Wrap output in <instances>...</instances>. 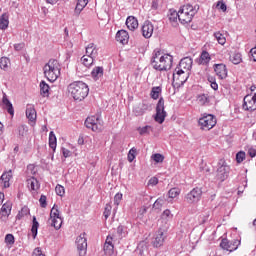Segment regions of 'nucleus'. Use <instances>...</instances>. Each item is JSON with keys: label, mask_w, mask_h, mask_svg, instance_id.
Masks as SVG:
<instances>
[{"label": "nucleus", "mask_w": 256, "mask_h": 256, "mask_svg": "<svg viewBox=\"0 0 256 256\" xmlns=\"http://www.w3.org/2000/svg\"><path fill=\"white\" fill-rule=\"evenodd\" d=\"M121 199H123V194L117 193L114 196V203H115V205H119V203H121Z\"/></svg>", "instance_id": "bf43d9fd"}, {"label": "nucleus", "mask_w": 256, "mask_h": 256, "mask_svg": "<svg viewBox=\"0 0 256 256\" xmlns=\"http://www.w3.org/2000/svg\"><path fill=\"white\" fill-rule=\"evenodd\" d=\"M193 67V58L184 57L174 70V79H179L180 75H185V71H191Z\"/></svg>", "instance_id": "39448f33"}, {"label": "nucleus", "mask_w": 256, "mask_h": 256, "mask_svg": "<svg viewBox=\"0 0 256 256\" xmlns=\"http://www.w3.org/2000/svg\"><path fill=\"white\" fill-rule=\"evenodd\" d=\"M93 55V43H90L86 47V57H91Z\"/></svg>", "instance_id": "4d7b16f0"}, {"label": "nucleus", "mask_w": 256, "mask_h": 256, "mask_svg": "<svg viewBox=\"0 0 256 256\" xmlns=\"http://www.w3.org/2000/svg\"><path fill=\"white\" fill-rule=\"evenodd\" d=\"M103 73H104V69L103 67L101 66H96L92 72H91V75H92V78L97 81L99 79H101V77L103 76Z\"/></svg>", "instance_id": "a878e982"}, {"label": "nucleus", "mask_w": 256, "mask_h": 256, "mask_svg": "<svg viewBox=\"0 0 256 256\" xmlns=\"http://www.w3.org/2000/svg\"><path fill=\"white\" fill-rule=\"evenodd\" d=\"M180 194L181 190H179V188H172L168 191V197L170 199H175V197H179Z\"/></svg>", "instance_id": "79ce46f5"}, {"label": "nucleus", "mask_w": 256, "mask_h": 256, "mask_svg": "<svg viewBox=\"0 0 256 256\" xmlns=\"http://www.w3.org/2000/svg\"><path fill=\"white\" fill-rule=\"evenodd\" d=\"M154 26L151 21H145L142 25V35L145 39H151L153 37Z\"/></svg>", "instance_id": "4468645a"}, {"label": "nucleus", "mask_w": 256, "mask_h": 256, "mask_svg": "<svg viewBox=\"0 0 256 256\" xmlns=\"http://www.w3.org/2000/svg\"><path fill=\"white\" fill-rule=\"evenodd\" d=\"M214 37L218 41L219 45H225V43H227L225 35H223L221 32H215Z\"/></svg>", "instance_id": "58836bf2"}, {"label": "nucleus", "mask_w": 256, "mask_h": 256, "mask_svg": "<svg viewBox=\"0 0 256 256\" xmlns=\"http://www.w3.org/2000/svg\"><path fill=\"white\" fill-rule=\"evenodd\" d=\"M11 64V60L7 57L0 58V68L3 69V71H7L9 69V65Z\"/></svg>", "instance_id": "72a5a7b5"}, {"label": "nucleus", "mask_w": 256, "mask_h": 256, "mask_svg": "<svg viewBox=\"0 0 256 256\" xmlns=\"http://www.w3.org/2000/svg\"><path fill=\"white\" fill-rule=\"evenodd\" d=\"M26 117L29 121L37 120V111L35 110V106L28 104L26 107Z\"/></svg>", "instance_id": "aec40b11"}, {"label": "nucleus", "mask_w": 256, "mask_h": 256, "mask_svg": "<svg viewBox=\"0 0 256 256\" xmlns=\"http://www.w3.org/2000/svg\"><path fill=\"white\" fill-rule=\"evenodd\" d=\"M229 173H231V167L227 164L225 159H220L218 162L216 179L223 183V181H227V179H229Z\"/></svg>", "instance_id": "423d86ee"}, {"label": "nucleus", "mask_w": 256, "mask_h": 256, "mask_svg": "<svg viewBox=\"0 0 256 256\" xmlns=\"http://www.w3.org/2000/svg\"><path fill=\"white\" fill-rule=\"evenodd\" d=\"M136 153H137V149L136 148L130 149V151L128 153V161H129V163H133V161H135V154Z\"/></svg>", "instance_id": "a18cd8bd"}, {"label": "nucleus", "mask_w": 256, "mask_h": 256, "mask_svg": "<svg viewBox=\"0 0 256 256\" xmlns=\"http://www.w3.org/2000/svg\"><path fill=\"white\" fill-rule=\"evenodd\" d=\"M168 19L170 23H177V19L179 20V11L176 12L173 9L169 10Z\"/></svg>", "instance_id": "2f4dec72"}, {"label": "nucleus", "mask_w": 256, "mask_h": 256, "mask_svg": "<svg viewBox=\"0 0 256 256\" xmlns=\"http://www.w3.org/2000/svg\"><path fill=\"white\" fill-rule=\"evenodd\" d=\"M236 161H237V163H243V161H245V152L244 151H240L236 154Z\"/></svg>", "instance_id": "603ef678"}, {"label": "nucleus", "mask_w": 256, "mask_h": 256, "mask_svg": "<svg viewBox=\"0 0 256 256\" xmlns=\"http://www.w3.org/2000/svg\"><path fill=\"white\" fill-rule=\"evenodd\" d=\"M116 41L122 43V45H127L129 43V33L126 30H119L116 33Z\"/></svg>", "instance_id": "f3484780"}, {"label": "nucleus", "mask_w": 256, "mask_h": 256, "mask_svg": "<svg viewBox=\"0 0 256 256\" xmlns=\"http://www.w3.org/2000/svg\"><path fill=\"white\" fill-rule=\"evenodd\" d=\"M248 155L250 156V157H256V149L255 148H250V149H248Z\"/></svg>", "instance_id": "774afa93"}, {"label": "nucleus", "mask_w": 256, "mask_h": 256, "mask_svg": "<svg viewBox=\"0 0 256 256\" xmlns=\"http://www.w3.org/2000/svg\"><path fill=\"white\" fill-rule=\"evenodd\" d=\"M162 219H166V220L173 219V214H171V210L169 209L164 210L162 213Z\"/></svg>", "instance_id": "864d4df0"}, {"label": "nucleus", "mask_w": 256, "mask_h": 256, "mask_svg": "<svg viewBox=\"0 0 256 256\" xmlns=\"http://www.w3.org/2000/svg\"><path fill=\"white\" fill-rule=\"evenodd\" d=\"M113 249H115V246L113 244H105L104 245V252L106 255H112L113 254Z\"/></svg>", "instance_id": "49530a36"}, {"label": "nucleus", "mask_w": 256, "mask_h": 256, "mask_svg": "<svg viewBox=\"0 0 256 256\" xmlns=\"http://www.w3.org/2000/svg\"><path fill=\"white\" fill-rule=\"evenodd\" d=\"M165 242V236L163 234V231L159 230L156 234L153 243V247H161L163 243Z\"/></svg>", "instance_id": "4be33fe9"}, {"label": "nucleus", "mask_w": 256, "mask_h": 256, "mask_svg": "<svg viewBox=\"0 0 256 256\" xmlns=\"http://www.w3.org/2000/svg\"><path fill=\"white\" fill-rule=\"evenodd\" d=\"M68 93L74 101H83L89 95V86L83 81H74L68 85Z\"/></svg>", "instance_id": "f03ea898"}, {"label": "nucleus", "mask_w": 256, "mask_h": 256, "mask_svg": "<svg viewBox=\"0 0 256 256\" xmlns=\"http://www.w3.org/2000/svg\"><path fill=\"white\" fill-rule=\"evenodd\" d=\"M230 61L234 64V65H239V63H241V61H243V58L241 57V53H233L230 56Z\"/></svg>", "instance_id": "e433bc0d"}, {"label": "nucleus", "mask_w": 256, "mask_h": 256, "mask_svg": "<svg viewBox=\"0 0 256 256\" xmlns=\"http://www.w3.org/2000/svg\"><path fill=\"white\" fill-rule=\"evenodd\" d=\"M2 103L5 105V108L7 109V112L9 115H15V109L13 108V104L11 101H9V98H7V94H3Z\"/></svg>", "instance_id": "412c9836"}, {"label": "nucleus", "mask_w": 256, "mask_h": 256, "mask_svg": "<svg viewBox=\"0 0 256 256\" xmlns=\"http://www.w3.org/2000/svg\"><path fill=\"white\" fill-rule=\"evenodd\" d=\"M9 27V15L4 13L0 16V29L5 31Z\"/></svg>", "instance_id": "bb28decb"}, {"label": "nucleus", "mask_w": 256, "mask_h": 256, "mask_svg": "<svg viewBox=\"0 0 256 256\" xmlns=\"http://www.w3.org/2000/svg\"><path fill=\"white\" fill-rule=\"evenodd\" d=\"M210 61H211V55H209V52L202 51L198 61L199 65H209Z\"/></svg>", "instance_id": "393cba45"}, {"label": "nucleus", "mask_w": 256, "mask_h": 256, "mask_svg": "<svg viewBox=\"0 0 256 256\" xmlns=\"http://www.w3.org/2000/svg\"><path fill=\"white\" fill-rule=\"evenodd\" d=\"M139 134L140 135H149V131H151V126H144V127H140L138 128Z\"/></svg>", "instance_id": "de8ad7c7"}, {"label": "nucleus", "mask_w": 256, "mask_h": 256, "mask_svg": "<svg viewBox=\"0 0 256 256\" xmlns=\"http://www.w3.org/2000/svg\"><path fill=\"white\" fill-rule=\"evenodd\" d=\"M165 117H167V112L165 111V100L161 97L156 105V115L154 120L156 123L162 125V123H165Z\"/></svg>", "instance_id": "0eeeda50"}, {"label": "nucleus", "mask_w": 256, "mask_h": 256, "mask_svg": "<svg viewBox=\"0 0 256 256\" xmlns=\"http://www.w3.org/2000/svg\"><path fill=\"white\" fill-rule=\"evenodd\" d=\"M89 3V0H78L74 13L77 17H79V15H81V11H83V9H85V7H87V4Z\"/></svg>", "instance_id": "b1692460"}, {"label": "nucleus", "mask_w": 256, "mask_h": 256, "mask_svg": "<svg viewBox=\"0 0 256 256\" xmlns=\"http://www.w3.org/2000/svg\"><path fill=\"white\" fill-rule=\"evenodd\" d=\"M163 200L161 198H158L154 204H153V209H161Z\"/></svg>", "instance_id": "13d9d810"}, {"label": "nucleus", "mask_w": 256, "mask_h": 256, "mask_svg": "<svg viewBox=\"0 0 256 256\" xmlns=\"http://www.w3.org/2000/svg\"><path fill=\"white\" fill-rule=\"evenodd\" d=\"M40 95L42 97H49V84L45 83L44 80L40 82Z\"/></svg>", "instance_id": "7c9ffc66"}, {"label": "nucleus", "mask_w": 256, "mask_h": 256, "mask_svg": "<svg viewBox=\"0 0 256 256\" xmlns=\"http://www.w3.org/2000/svg\"><path fill=\"white\" fill-rule=\"evenodd\" d=\"M117 235L118 237H123L125 235V228L122 225L118 226Z\"/></svg>", "instance_id": "052dcab7"}, {"label": "nucleus", "mask_w": 256, "mask_h": 256, "mask_svg": "<svg viewBox=\"0 0 256 256\" xmlns=\"http://www.w3.org/2000/svg\"><path fill=\"white\" fill-rule=\"evenodd\" d=\"M151 98L157 100L159 95H161V86L153 87L151 90Z\"/></svg>", "instance_id": "a19ab883"}, {"label": "nucleus", "mask_w": 256, "mask_h": 256, "mask_svg": "<svg viewBox=\"0 0 256 256\" xmlns=\"http://www.w3.org/2000/svg\"><path fill=\"white\" fill-rule=\"evenodd\" d=\"M202 195L203 189L201 187H195L188 194L185 195L184 201L189 204L198 203V201H201Z\"/></svg>", "instance_id": "1a4fd4ad"}, {"label": "nucleus", "mask_w": 256, "mask_h": 256, "mask_svg": "<svg viewBox=\"0 0 256 256\" xmlns=\"http://www.w3.org/2000/svg\"><path fill=\"white\" fill-rule=\"evenodd\" d=\"M43 69L46 79L51 83L57 81L61 75V68L59 67V62L57 60H49Z\"/></svg>", "instance_id": "7ed1b4c3"}, {"label": "nucleus", "mask_w": 256, "mask_h": 256, "mask_svg": "<svg viewBox=\"0 0 256 256\" xmlns=\"http://www.w3.org/2000/svg\"><path fill=\"white\" fill-rule=\"evenodd\" d=\"M39 203H40V207H42V209H45V207H47V196L42 194L40 196Z\"/></svg>", "instance_id": "6e6d98bb"}, {"label": "nucleus", "mask_w": 256, "mask_h": 256, "mask_svg": "<svg viewBox=\"0 0 256 256\" xmlns=\"http://www.w3.org/2000/svg\"><path fill=\"white\" fill-rule=\"evenodd\" d=\"M149 110V105L142 103L138 104L133 108V113L136 117H141V115H145V112Z\"/></svg>", "instance_id": "a211bd4d"}, {"label": "nucleus", "mask_w": 256, "mask_h": 256, "mask_svg": "<svg viewBox=\"0 0 256 256\" xmlns=\"http://www.w3.org/2000/svg\"><path fill=\"white\" fill-rule=\"evenodd\" d=\"M157 183H159V179H157V177H152L149 182H148V185H157Z\"/></svg>", "instance_id": "69168bd1"}, {"label": "nucleus", "mask_w": 256, "mask_h": 256, "mask_svg": "<svg viewBox=\"0 0 256 256\" xmlns=\"http://www.w3.org/2000/svg\"><path fill=\"white\" fill-rule=\"evenodd\" d=\"M216 7L220 11H223V13H225V11H227V4H225V2L223 0L218 1Z\"/></svg>", "instance_id": "8fccbe9b"}, {"label": "nucleus", "mask_w": 256, "mask_h": 256, "mask_svg": "<svg viewBox=\"0 0 256 256\" xmlns=\"http://www.w3.org/2000/svg\"><path fill=\"white\" fill-rule=\"evenodd\" d=\"M57 219L59 218H50V225L51 227H54V229L59 230L61 229V224L63 223V219L60 218L59 221Z\"/></svg>", "instance_id": "f704fd0d"}, {"label": "nucleus", "mask_w": 256, "mask_h": 256, "mask_svg": "<svg viewBox=\"0 0 256 256\" xmlns=\"http://www.w3.org/2000/svg\"><path fill=\"white\" fill-rule=\"evenodd\" d=\"M11 179H13V170H9L7 172H4L1 177H0V181H2L3 183V187L5 189L11 187V184L9 183L11 181Z\"/></svg>", "instance_id": "dca6fc26"}, {"label": "nucleus", "mask_w": 256, "mask_h": 256, "mask_svg": "<svg viewBox=\"0 0 256 256\" xmlns=\"http://www.w3.org/2000/svg\"><path fill=\"white\" fill-rule=\"evenodd\" d=\"M5 243L8 245H13L15 243V236H13V234H7L5 236Z\"/></svg>", "instance_id": "3c124183"}, {"label": "nucleus", "mask_w": 256, "mask_h": 256, "mask_svg": "<svg viewBox=\"0 0 256 256\" xmlns=\"http://www.w3.org/2000/svg\"><path fill=\"white\" fill-rule=\"evenodd\" d=\"M111 209H112L111 205L106 204L104 213H103L106 220L109 219V216L111 215Z\"/></svg>", "instance_id": "5fc2aeb1"}, {"label": "nucleus", "mask_w": 256, "mask_h": 256, "mask_svg": "<svg viewBox=\"0 0 256 256\" xmlns=\"http://www.w3.org/2000/svg\"><path fill=\"white\" fill-rule=\"evenodd\" d=\"M214 71L219 79L227 78V66L225 64H215Z\"/></svg>", "instance_id": "2eb2a0df"}, {"label": "nucleus", "mask_w": 256, "mask_h": 256, "mask_svg": "<svg viewBox=\"0 0 256 256\" xmlns=\"http://www.w3.org/2000/svg\"><path fill=\"white\" fill-rule=\"evenodd\" d=\"M85 235L87 234L84 232L76 238L77 250L80 256L87 255V238H85Z\"/></svg>", "instance_id": "f8f14e48"}, {"label": "nucleus", "mask_w": 256, "mask_h": 256, "mask_svg": "<svg viewBox=\"0 0 256 256\" xmlns=\"http://www.w3.org/2000/svg\"><path fill=\"white\" fill-rule=\"evenodd\" d=\"M197 101L201 105H208V103H210L211 100H209V95L200 94V95L197 96Z\"/></svg>", "instance_id": "c9c22d12"}, {"label": "nucleus", "mask_w": 256, "mask_h": 256, "mask_svg": "<svg viewBox=\"0 0 256 256\" xmlns=\"http://www.w3.org/2000/svg\"><path fill=\"white\" fill-rule=\"evenodd\" d=\"M49 147L55 151L57 149V136H55V132L51 131L49 133Z\"/></svg>", "instance_id": "c756f323"}, {"label": "nucleus", "mask_w": 256, "mask_h": 256, "mask_svg": "<svg viewBox=\"0 0 256 256\" xmlns=\"http://www.w3.org/2000/svg\"><path fill=\"white\" fill-rule=\"evenodd\" d=\"M33 256H45V254H43V251H41V248H36L33 252Z\"/></svg>", "instance_id": "0e129e2a"}, {"label": "nucleus", "mask_w": 256, "mask_h": 256, "mask_svg": "<svg viewBox=\"0 0 256 256\" xmlns=\"http://www.w3.org/2000/svg\"><path fill=\"white\" fill-rule=\"evenodd\" d=\"M201 129H206V131H210L213 129L215 125H217V118L213 116V114H206L198 121Z\"/></svg>", "instance_id": "6e6552de"}, {"label": "nucleus", "mask_w": 256, "mask_h": 256, "mask_svg": "<svg viewBox=\"0 0 256 256\" xmlns=\"http://www.w3.org/2000/svg\"><path fill=\"white\" fill-rule=\"evenodd\" d=\"M152 159L153 161H155V163H163V161H165V156H163L162 154L156 153L152 155Z\"/></svg>", "instance_id": "c03bdc74"}, {"label": "nucleus", "mask_w": 256, "mask_h": 256, "mask_svg": "<svg viewBox=\"0 0 256 256\" xmlns=\"http://www.w3.org/2000/svg\"><path fill=\"white\" fill-rule=\"evenodd\" d=\"M38 231H39V222L37 221V217L33 216L32 228H31V233H32L33 239H37Z\"/></svg>", "instance_id": "c85d7f7f"}, {"label": "nucleus", "mask_w": 256, "mask_h": 256, "mask_svg": "<svg viewBox=\"0 0 256 256\" xmlns=\"http://www.w3.org/2000/svg\"><path fill=\"white\" fill-rule=\"evenodd\" d=\"M27 185L31 191H37L39 189V181L35 177H31L30 179L27 180Z\"/></svg>", "instance_id": "cd10ccee"}, {"label": "nucleus", "mask_w": 256, "mask_h": 256, "mask_svg": "<svg viewBox=\"0 0 256 256\" xmlns=\"http://www.w3.org/2000/svg\"><path fill=\"white\" fill-rule=\"evenodd\" d=\"M250 54H251V59H252L253 61H256V47H254V48H252V49L250 50Z\"/></svg>", "instance_id": "338daca9"}, {"label": "nucleus", "mask_w": 256, "mask_h": 256, "mask_svg": "<svg viewBox=\"0 0 256 256\" xmlns=\"http://www.w3.org/2000/svg\"><path fill=\"white\" fill-rule=\"evenodd\" d=\"M251 91L252 93L246 95L243 99L242 107L244 111H256V102H255V96L253 93L255 89H253V86L251 87Z\"/></svg>", "instance_id": "9b49d317"}, {"label": "nucleus", "mask_w": 256, "mask_h": 256, "mask_svg": "<svg viewBox=\"0 0 256 256\" xmlns=\"http://www.w3.org/2000/svg\"><path fill=\"white\" fill-rule=\"evenodd\" d=\"M95 61V58L91 57V56H82L81 58V62L83 63V65L85 67H91V65H93Z\"/></svg>", "instance_id": "473e14b6"}, {"label": "nucleus", "mask_w": 256, "mask_h": 256, "mask_svg": "<svg viewBox=\"0 0 256 256\" xmlns=\"http://www.w3.org/2000/svg\"><path fill=\"white\" fill-rule=\"evenodd\" d=\"M27 215H29V207L24 206L22 207V209L18 212L16 219H18L19 221H21V219H23V217H27Z\"/></svg>", "instance_id": "4c0bfd02"}, {"label": "nucleus", "mask_w": 256, "mask_h": 256, "mask_svg": "<svg viewBox=\"0 0 256 256\" xmlns=\"http://www.w3.org/2000/svg\"><path fill=\"white\" fill-rule=\"evenodd\" d=\"M15 51H23L25 49V43L14 44Z\"/></svg>", "instance_id": "680f3d73"}, {"label": "nucleus", "mask_w": 256, "mask_h": 256, "mask_svg": "<svg viewBox=\"0 0 256 256\" xmlns=\"http://www.w3.org/2000/svg\"><path fill=\"white\" fill-rule=\"evenodd\" d=\"M126 27L130 31H135V29L139 27V21L137 20V18H135V16H128L126 19Z\"/></svg>", "instance_id": "6ab92c4d"}, {"label": "nucleus", "mask_w": 256, "mask_h": 256, "mask_svg": "<svg viewBox=\"0 0 256 256\" xmlns=\"http://www.w3.org/2000/svg\"><path fill=\"white\" fill-rule=\"evenodd\" d=\"M50 219H61V215L59 214V208L57 205H54L51 209Z\"/></svg>", "instance_id": "ea45409f"}, {"label": "nucleus", "mask_w": 256, "mask_h": 256, "mask_svg": "<svg viewBox=\"0 0 256 256\" xmlns=\"http://www.w3.org/2000/svg\"><path fill=\"white\" fill-rule=\"evenodd\" d=\"M241 245V241L239 240H234V241H229L227 238H224L221 240L220 247L224 251H229L232 253V251H237V248Z\"/></svg>", "instance_id": "ddd939ff"}, {"label": "nucleus", "mask_w": 256, "mask_h": 256, "mask_svg": "<svg viewBox=\"0 0 256 256\" xmlns=\"http://www.w3.org/2000/svg\"><path fill=\"white\" fill-rule=\"evenodd\" d=\"M84 125L87 129H91L92 131H103V122H101L97 116L88 117Z\"/></svg>", "instance_id": "9d476101"}, {"label": "nucleus", "mask_w": 256, "mask_h": 256, "mask_svg": "<svg viewBox=\"0 0 256 256\" xmlns=\"http://www.w3.org/2000/svg\"><path fill=\"white\" fill-rule=\"evenodd\" d=\"M150 63L155 71H169L173 67V56L169 54L162 55L160 49H155Z\"/></svg>", "instance_id": "f257e3e1"}, {"label": "nucleus", "mask_w": 256, "mask_h": 256, "mask_svg": "<svg viewBox=\"0 0 256 256\" xmlns=\"http://www.w3.org/2000/svg\"><path fill=\"white\" fill-rule=\"evenodd\" d=\"M199 6H194L191 4H186L179 9V21L182 25H187L193 21V17L197 13Z\"/></svg>", "instance_id": "20e7f679"}, {"label": "nucleus", "mask_w": 256, "mask_h": 256, "mask_svg": "<svg viewBox=\"0 0 256 256\" xmlns=\"http://www.w3.org/2000/svg\"><path fill=\"white\" fill-rule=\"evenodd\" d=\"M56 194L59 195L60 197H63L65 195V187L62 185H57L55 188Z\"/></svg>", "instance_id": "09e8293b"}, {"label": "nucleus", "mask_w": 256, "mask_h": 256, "mask_svg": "<svg viewBox=\"0 0 256 256\" xmlns=\"http://www.w3.org/2000/svg\"><path fill=\"white\" fill-rule=\"evenodd\" d=\"M210 81V86H211V88L214 90V91H217V89H219V85L217 84V82H215V81H213V78H211V80H209Z\"/></svg>", "instance_id": "e2e57ef3"}, {"label": "nucleus", "mask_w": 256, "mask_h": 256, "mask_svg": "<svg viewBox=\"0 0 256 256\" xmlns=\"http://www.w3.org/2000/svg\"><path fill=\"white\" fill-rule=\"evenodd\" d=\"M11 209H13V204L11 202L4 203L0 210L2 217H9L11 215Z\"/></svg>", "instance_id": "5701e85b"}, {"label": "nucleus", "mask_w": 256, "mask_h": 256, "mask_svg": "<svg viewBox=\"0 0 256 256\" xmlns=\"http://www.w3.org/2000/svg\"><path fill=\"white\" fill-rule=\"evenodd\" d=\"M187 79H189V73L185 74V71H184V75H180L179 79L173 78V81H177L179 85H183L187 83Z\"/></svg>", "instance_id": "37998d69"}]
</instances>
